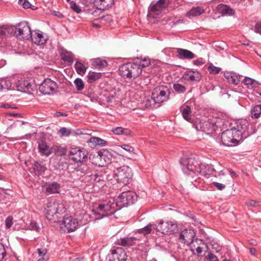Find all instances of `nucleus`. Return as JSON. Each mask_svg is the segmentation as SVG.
Returning a JSON list of instances; mask_svg holds the SVG:
<instances>
[{
  "label": "nucleus",
  "instance_id": "32",
  "mask_svg": "<svg viewBox=\"0 0 261 261\" xmlns=\"http://www.w3.org/2000/svg\"><path fill=\"white\" fill-rule=\"evenodd\" d=\"M61 58L63 60L68 63H72L73 62L72 54L65 49H62L60 53Z\"/></svg>",
  "mask_w": 261,
  "mask_h": 261
},
{
  "label": "nucleus",
  "instance_id": "40",
  "mask_svg": "<svg viewBox=\"0 0 261 261\" xmlns=\"http://www.w3.org/2000/svg\"><path fill=\"white\" fill-rule=\"evenodd\" d=\"M65 149L64 148L59 146H53L51 149V153H54L57 156H61L65 154Z\"/></svg>",
  "mask_w": 261,
  "mask_h": 261
},
{
  "label": "nucleus",
  "instance_id": "9",
  "mask_svg": "<svg viewBox=\"0 0 261 261\" xmlns=\"http://www.w3.org/2000/svg\"><path fill=\"white\" fill-rule=\"evenodd\" d=\"M156 230L163 234L170 235L178 230L177 224L174 221H164L161 220L156 227Z\"/></svg>",
  "mask_w": 261,
  "mask_h": 261
},
{
  "label": "nucleus",
  "instance_id": "35",
  "mask_svg": "<svg viewBox=\"0 0 261 261\" xmlns=\"http://www.w3.org/2000/svg\"><path fill=\"white\" fill-rule=\"evenodd\" d=\"M101 76V73L89 72L87 75V82L88 83H93L99 79Z\"/></svg>",
  "mask_w": 261,
  "mask_h": 261
},
{
  "label": "nucleus",
  "instance_id": "19",
  "mask_svg": "<svg viewBox=\"0 0 261 261\" xmlns=\"http://www.w3.org/2000/svg\"><path fill=\"white\" fill-rule=\"evenodd\" d=\"M114 3V0H94L96 7L101 10H105L110 8Z\"/></svg>",
  "mask_w": 261,
  "mask_h": 261
},
{
  "label": "nucleus",
  "instance_id": "12",
  "mask_svg": "<svg viewBox=\"0 0 261 261\" xmlns=\"http://www.w3.org/2000/svg\"><path fill=\"white\" fill-rule=\"evenodd\" d=\"M137 195L132 191L122 192L118 197L117 202L120 203L123 207L127 206L133 204L137 200Z\"/></svg>",
  "mask_w": 261,
  "mask_h": 261
},
{
  "label": "nucleus",
  "instance_id": "17",
  "mask_svg": "<svg viewBox=\"0 0 261 261\" xmlns=\"http://www.w3.org/2000/svg\"><path fill=\"white\" fill-rule=\"evenodd\" d=\"M63 223L65 228V230L68 232L75 230L78 226V222L76 219L71 216L64 218Z\"/></svg>",
  "mask_w": 261,
  "mask_h": 261
},
{
  "label": "nucleus",
  "instance_id": "24",
  "mask_svg": "<svg viewBox=\"0 0 261 261\" xmlns=\"http://www.w3.org/2000/svg\"><path fill=\"white\" fill-rule=\"evenodd\" d=\"M217 10L222 15H232L234 11L227 5L222 4H219L217 7Z\"/></svg>",
  "mask_w": 261,
  "mask_h": 261
},
{
  "label": "nucleus",
  "instance_id": "21",
  "mask_svg": "<svg viewBox=\"0 0 261 261\" xmlns=\"http://www.w3.org/2000/svg\"><path fill=\"white\" fill-rule=\"evenodd\" d=\"M216 126L213 123L204 121L200 124V128L201 131L207 134H211L215 130Z\"/></svg>",
  "mask_w": 261,
  "mask_h": 261
},
{
  "label": "nucleus",
  "instance_id": "43",
  "mask_svg": "<svg viewBox=\"0 0 261 261\" xmlns=\"http://www.w3.org/2000/svg\"><path fill=\"white\" fill-rule=\"evenodd\" d=\"M173 88L178 93H184L186 91V88L184 85L177 83L173 84Z\"/></svg>",
  "mask_w": 261,
  "mask_h": 261
},
{
  "label": "nucleus",
  "instance_id": "44",
  "mask_svg": "<svg viewBox=\"0 0 261 261\" xmlns=\"http://www.w3.org/2000/svg\"><path fill=\"white\" fill-rule=\"evenodd\" d=\"M151 224H148L144 227L139 229L138 232L144 236L149 234L151 231Z\"/></svg>",
  "mask_w": 261,
  "mask_h": 261
},
{
  "label": "nucleus",
  "instance_id": "53",
  "mask_svg": "<svg viewBox=\"0 0 261 261\" xmlns=\"http://www.w3.org/2000/svg\"><path fill=\"white\" fill-rule=\"evenodd\" d=\"M6 255V250L4 245L0 243V261H2Z\"/></svg>",
  "mask_w": 261,
  "mask_h": 261
},
{
  "label": "nucleus",
  "instance_id": "16",
  "mask_svg": "<svg viewBox=\"0 0 261 261\" xmlns=\"http://www.w3.org/2000/svg\"><path fill=\"white\" fill-rule=\"evenodd\" d=\"M98 215L100 216V218L108 216L114 213L115 210H112V206L107 203H100L95 210Z\"/></svg>",
  "mask_w": 261,
  "mask_h": 261
},
{
  "label": "nucleus",
  "instance_id": "26",
  "mask_svg": "<svg viewBox=\"0 0 261 261\" xmlns=\"http://www.w3.org/2000/svg\"><path fill=\"white\" fill-rule=\"evenodd\" d=\"M137 239L135 237H126L118 240V244L122 246H131L134 245V242Z\"/></svg>",
  "mask_w": 261,
  "mask_h": 261
},
{
  "label": "nucleus",
  "instance_id": "27",
  "mask_svg": "<svg viewBox=\"0 0 261 261\" xmlns=\"http://www.w3.org/2000/svg\"><path fill=\"white\" fill-rule=\"evenodd\" d=\"M204 12V9L199 6L193 7L190 11H189L187 14L186 16L187 17H196L201 15Z\"/></svg>",
  "mask_w": 261,
  "mask_h": 261
},
{
  "label": "nucleus",
  "instance_id": "64",
  "mask_svg": "<svg viewBox=\"0 0 261 261\" xmlns=\"http://www.w3.org/2000/svg\"><path fill=\"white\" fill-rule=\"evenodd\" d=\"M115 95L114 94H111L109 96L107 97V101L110 102L111 101L112 99L115 97Z\"/></svg>",
  "mask_w": 261,
  "mask_h": 261
},
{
  "label": "nucleus",
  "instance_id": "30",
  "mask_svg": "<svg viewBox=\"0 0 261 261\" xmlns=\"http://www.w3.org/2000/svg\"><path fill=\"white\" fill-rule=\"evenodd\" d=\"M13 33V25H3L0 27V36L4 37L6 35H10L12 36Z\"/></svg>",
  "mask_w": 261,
  "mask_h": 261
},
{
  "label": "nucleus",
  "instance_id": "33",
  "mask_svg": "<svg viewBox=\"0 0 261 261\" xmlns=\"http://www.w3.org/2000/svg\"><path fill=\"white\" fill-rule=\"evenodd\" d=\"M243 83L248 88L251 89L257 87L259 85L258 82L248 77H245L243 81Z\"/></svg>",
  "mask_w": 261,
  "mask_h": 261
},
{
  "label": "nucleus",
  "instance_id": "13",
  "mask_svg": "<svg viewBox=\"0 0 261 261\" xmlns=\"http://www.w3.org/2000/svg\"><path fill=\"white\" fill-rule=\"evenodd\" d=\"M195 233L193 229H185L182 230L179 235V240L183 244L190 245L193 242Z\"/></svg>",
  "mask_w": 261,
  "mask_h": 261
},
{
  "label": "nucleus",
  "instance_id": "20",
  "mask_svg": "<svg viewBox=\"0 0 261 261\" xmlns=\"http://www.w3.org/2000/svg\"><path fill=\"white\" fill-rule=\"evenodd\" d=\"M177 57L180 59L191 60L195 57V55L191 51L182 48H178L177 50Z\"/></svg>",
  "mask_w": 261,
  "mask_h": 261
},
{
  "label": "nucleus",
  "instance_id": "50",
  "mask_svg": "<svg viewBox=\"0 0 261 261\" xmlns=\"http://www.w3.org/2000/svg\"><path fill=\"white\" fill-rule=\"evenodd\" d=\"M59 133L60 134L62 137L63 136H69L71 133L70 129H69L65 127H63L60 129L58 131Z\"/></svg>",
  "mask_w": 261,
  "mask_h": 261
},
{
  "label": "nucleus",
  "instance_id": "15",
  "mask_svg": "<svg viewBox=\"0 0 261 261\" xmlns=\"http://www.w3.org/2000/svg\"><path fill=\"white\" fill-rule=\"evenodd\" d=\"M30 38L33 43L38 45H43L47 40L46 36L44 35L43 33L40 31L32 32Z\"/></svg>",
  "mask_w": 261,
  "mask_h": 261
},
{
  "label": "nucleus",
  "instance_id": "59",
  "mask_svg": "<svg viewBox=\"0 0 261 261\" xmlns=\"http://www.w3.org/2000/svg\"><path fill=\"white\" fill-rule=\"evenodd\" d=\"M255 32L261 34V22L256 23L255 25Z\"/></svg>",
  "mask_w": 261,
  "mask_h": 261
},
{
  "label": "nucleus",
  "instance_id": "51",
  "mask_svg": "<svg viewBox=\"0 0 261 261\" xmlns=\"http://www.w3.org/2000/svg\"><path fill=\"white\" fill-rule=\"evenodd\" d=\"M120 147L125 151L129 153H135L134 148L128 144H122Z\"/></svg>",
  "mask_w": 261,
  "mask_h": 261
},
{
  "label": "nucleus",
  "instance_id": "7",
  "mask_svg": "<svg viewBox=\"0 0 261 261\" xmlns=\"http://www.w3.org/2000/svg\"><path fill=\"white\" fill-rule=\"evenodd\" d=\"M170 94L171 90L167 87L159 86L153 89L151 99L154 103H161L169 99Z\"/></svg>",
  "mask_w": 261,
  "mask_h": 261
},
{
  "label": "nucleus",
  "instance_id": "61",
  "mask_svg": "<svg viewBox=\"0 0 261 261\" xmlns=\"http://www.w3.org/2000/svg\"><path fill=\"white\" fill-rule=\"evenodd\" d=\"M193 63L197 66L201 65L203 64V62H202V58H199L196 60H194Z\"/></svg>",
  "mask_w": 261,
  "mask_h": 261
},
{
  "label": "nucleus",
  "instance_id": "48",
  "mask_svg": "<svg viewBox=\"0 0 261 261\" xmlns=\"http://www.w3.org/2000/svg\"><path fill=\"white\" fill-rule=\"evenodd\" d=\"M150 64V59L148 58H144L143 59H141L140 64L138 65L141 68L146 67L149 66Z\"/></svg>",
  "mask_w": 261,
  "mask_h": 261
},
{
  "label": "nucleus",
  "instance_id": "60",
  "mask_svg": "<svg viewBox=\"0 0 261 261\" xmlns=\"http://www.w3.org/2000/svg\"><path fill=\"white\" fill-rule=\"evenodd\" d=\"M37 252L39 254V256H41L42 257L45 255L46 251L45 249H43L42 250L41 249H37Z\"/></svg>",
  "mask_w": 261,
  "mask_h": 261
},
{
  "label": "nucleus",
  "instance_id": "14",
  "mask_svg": "<svg viewBox=\"0 0 261 261\" xmlns=\"http://www.w3.org/2000/svg\"><path fill=\"white\" fill-rule=\"evenodd\" d=\"M126 254L121 249L117 248L111 251V253L108 254L107 260L108 261H125Z\"/></svg>",
  "mask_w": 261,
  "mask_h": 261
},
{
  "label": "nucleus",
  "instance_id": "42",
  "mask_svg": "<svg viewBox=\"0 0 261 261\" xmlns=\"http://www.w3.org/2000/svg\"><path fill=\"white\" fill-rule=\"evenodd\" d=\"M75 69L76 72L81 75H83L86 70L85 66L80 62H76L75 64Z\"/></svg>",
  "mask_w": 261,
  "mask_h": 261
},
{
  "label": "nucleus",
  "instance_id": "8",
  "mask_svg": "<svg viewBox=\"0 0 261 261\" xmlns=\"http://www.w3.org/2000/svg\"><path fill=\"white\" fill-rule=\"evenodd\" d=\"M88 154V151L85 148L77 147L71 148L68 156L75 163H83L87 160Z\"/></svg>",
  "mask_w": 261,
  "mask_h": 261
},
{
  "label": "nucleus",
  "instance_id": "29",
  "mask_svg": "<svg viewBox=\"0 0 261 261\" xmlns=\"http://www.w3.org/2000/svg\"><path fill=\"white\" fill-rule=\"evenodd\" d=\"M192 111L190 106H186L181 110V114L183 118L189 122H192Z\"/></svg>",
  "mask_w": 261,
  "mask_h": 261
},
{
  "label": "nucleus",
  "instance_id": "11",
  "mask_svg": "<svg viewBox=\"0 0 261 261\" xmlns=\"http://www.w3.org/2000/svg\"><path fill=\"white\" fill-rule=\"evenodd\" d=\"M39 91L44 95L55 93L58 89L57 83L50 79H45L39 86Z\"/></svg>",
  "mask_w": 261,
  "mask_h": 261
},
{
  "label": "nucleus",
  "instance_id": "2",
  "mask_svg": "<svg viewBox=\"0 0 261 261\" xmlns=\"http://www.w3.org/2000/svg\"><path fill=\"white\" fill-rule=\"evenodd\" d=\"M66 211L64 205L59 201H51L47 203L45 208V216L52 222L59 221L60 215Z\"/></svg>",
  "mask_w": 261,
  "mask_h": 261
},
{
  "label": "nucleus",
  "instance_id": "31",
  "mask_svg": "<svg viewBox=\"0 0 261 261\" xmlns=\"http://www.w3.org/2000/svg\"><path fill=\"white\" fill-rule=\"evenodd\" d=\"M93 67L97 69H101L106 67L108 65L107 62L105 60L99 58L95 59L92 63Z\"/></svg>",
  "mask_w": 261,
  "mask_h": 261
},
{
  "label": "nucleus",
  "instance_id": "10",
  "mask_svg": "<svg viewBox=\"0 0 261 261\" xmlns=\"http://www.w3.org/2000/svg\"><path fill=\"white\" fill-rule=\"evenodd\" d=\"M235 136L236 134L231 128L224 131L221 135V141L223 144L227 146H234L238 145L242 141L240 138Z\"/></svg>",
  "mask_w": 261,
  "mask_h": 261
},
{
  "label": "nucleus",
  "instance_id": "45",
  "mask_svg": "<svg viewBox=\"0 0 261 261\" xmlns=\"http://www.w3.org/2000/svg\"><path fill=\"white\" fill-rule=\"evenodd\" d=\"M207 70L210 73L216 74L218 73L221 70V68L220 67H216L212 64H211L208 66Z\"/></svg>",
  "mask_w": 261,
  "mask_h": 261
},
{
  "label": "nucleus",
  "instance_id": "34",
  "mask_svg": "<svg viewBox=\"0 0 261 261\" xmlns=\"http://www.w3.org/2000/svg\"><path fill=\"white\" fill-rule=\"evenodd\" d=\"M225 77L228 80L229 83L234 85H238L240 81V76L234 73L225 75Z\"/></svg>",
  "mask_w": 261,
  "mask_h": 261
},
{
  "label": "nucleus",
  "instance_id": "54",
  "mask_svg": "<svg viewBox=\"0 0 261 261\" xmlns=\"http://www.w3.org/2000/svg\"><path fill=\"white\" fill-rule=\"evenodd\" d=\"M13 217L11 216H8L5 220V225L7 228L11 227L13 224Z\"/></svg>",
  "mask_w": 261,
  "mask_h": 261
},
{
  "label": "nucleus",
  "instance_id": "49",
  "mask_svg": "<svg viewBox=\"0 0 261 261\" xmlns=\"http://www.w3.org/2000/svg\"><path fill=\"white\" fill-rule=\"evenodd\" d=\"M259 202L252 199L249 200L246 202L248 207H256L259 206Z\"/></svg>",
  "mask_w": 261,
  "mask_h": 261
},
{
  "label": "nucleus",
  "instance_id": "25",
  "mask_svg": "<svg viewBox=\"0 0 261 261\" xmlns=\"http://www.w3.org/2000/svg\"><path fill=\"white\" fill-rule=\"evenodd\" d=\"M184 77L187 80L199 81L201 79V75L199 72L190 71L185 73Z\"/></svg>",
  "mask_w": 261,
  "mask_h": 261
},
{
  "label": "nucleus",
  "instance_id": "57",
  "mask_svg": "<svg viewBox=\"0 0 261 261\" xmlns=\"http://www.w3.org/2000/svg\"><path fill=\"white\" fill-rule=\"evenodd\" d=\"M213 184L216 187V188L219 190H223L225 188V186L222 184L218 182H214Z\"/></svg>",
  "mask_w": 261,
  "mask_h": 261
},
{
  "label": "nucleus",
  "instance_id": "1",
  "mask_svg": "<svg viewBox=\"0 0 261 261\" xmlns=\"http://www.w3.org/2000/svg\"><path fill=\"white\" fill-rule=\"evenodd\" d=\"M183 172L188 175H200L206 176L216 171L212 165L199 163L194 158L183 157L179 161Z\"/></svg>",
  "mask_w": 261,
  "mask_h": 261
},
{
  "label": "nucleus",
  "instance_id": "23",
  "mask_svg": "<svg viewBox=\"0 0 261 261\" xmlns=\"http://www.w3.org/2000/svg\"><path fill=\"white\" fill-rule=\"evenodd\" d=\"M38 147L39 151L43 155L48 156L51 153L52 147H49L46 142L44 141H41L39 143Z\"/></svg>",
  "mask_w": 261,
  "mask_h": 261
},
{
  "label": "nucleus",
  "instance_id": "55",
  "mask_svg": "<svg viewBox=\"0 0 261 261\" xmlns=\"http://www.w3.org/2000/svg\"><path fill=\"white\" fill-rule=\"evenodd\" d=\"M29 228L30 230L38 231L39 227L37 226V223L34 221H32L29 226Z\"/></svg>",
  "mask_w": 261,
  "mask_h": 261
},
{
  "label": "nucleus",
  "instance_id": "39",
  "mask_svg": "<svg viewBox=\"0 0 261 261\" xmlns=\"http://www.w3.org/2000/svg\"><path fill=\"white\" fill-rule=\"evenodd\" d=\"M33 169L34 171L37 172L39 175L43 173L46 169V168L44 165L38 162H36L33 165Z\"/></svg>",
  "mask_w": 261,
  "mask_h": 261
},
{
  "label": "nucleus",
  "instance_id": "38",
  "mask_svg": "<svg viewBox=\"0 0 261 261\" xmlns=\"http://www.w3.org/2000/svg\"><path fill=\"white\" fill-rule=\"evenodd\" d=\"M112 132L115 135H128L130 134V131L128 129L123 128L121 127H117L112 129Z\"/></svg>",
  "mask_w": 261,
  "mask_h": 261
},
{
  "label": "nucleus",
  "instance_id": "46",
  "mask_svg": "<svg viewBox=\"0 0 261 261\" xmlns=\"http://www.w3.org/2000/svg\"><path fill=\"white\" fill-rule=\"evenodd\" d=\"M74 84L75 85L76 88L80 91L84 89V83L82 79L80 78H77L74 80Z\"/></svg>",
  "mask_w": 261,
  "mask_h": 261
},
{
  "label": "nucleus",
  "instance_id": "18",
  "mask_svg": "<svg viewBox=\"0 0 261 261\" xmlns=\"http://www.w3.org/2000/svg\"><path fill=\"white\" fill-rule=\"evenodd\" d=\"M16 86L18 91L24 92H29L32 90V85L28 80L21 79L16 83Z\"/></svg>",
  "mask_w": 261,
  "mask_h": 261
},
{
  "label": "nucleus",
  "instance_id": "63",
  "mask_svg": "<svg viewBox=\"0 0 261 261\" xmlns=\"http://www.w3.org/2000/svg\"><path fill=\"white\" fill-rule=\"evenodd\" d=\"M22 7L25 9H28L31 7V4L27 0H25V2L22 4Z\"/></svg>",
  "mask_w": 261,
  "mask_h": 261
},
{
  "label": "nucleus",
  "instance_id": "22",
  "mask_svg": "<svg viewBox=\"0 0 261 261\" xmlns=\"http://www.w3.org/2000/svg\"><path fill=\"white\" fill-rule=\"evenodd\" d=\"M163 10L157 3L155 4L151 3L149 7L148 13L150 16L155 18L161 13Z\"/></svg>",
  "mask_w": 261,
  "mask_h": 261
},
{
  "label": "nucleus",
  "instance_id": "6",
  "mask_svg": "<svg viewBox=\"0 0 261 261\" xmlns=\"http://www.w3.org/2000/svg\"><path fill=\"white\" fill-rule=\"evenodd\" d=\"M12 36L19 40H29L31 37V30L28 22H21L15 26L13 25Z\"/></svg>",
  "mask_w": 261,
  "mask_h": 261
},
{
  "label": "nucleus",
  "instance_id": "28",
  "mask_svg": "<svg viewBox=\"0 0 261 261\" xmlns=\"http://www.w3.org/2000/svg\"><path fill=\"white\" fill-rule=\"evenodd\" d=\"M60 186L57 182L49 184L46 189V191L49 194L59 193Z\"/></svg>",
  "mask_w": 261,
  "mask_h": 261
},
{
  "label": "nucleus",
  "instance_id": "47",
  "mask_svg": "<svg viewBox=\"0 0 261 261\" xmlns=\"http://www.w3.org/2000/svg\"><path fill=\"white\" fill-rule=\"evenodd\" d=\"M70 8L75 12L79 14L81 12L82 10L79 5H78L75 2L71 1L70 3Z\"/></svg>",
  "mask_w": 261,
  "mask_h": 261
},
{
  "label": "nucleus",
  "instance_id": "5",
  "mask_svg": "<svg viewBox=\"0 0 261 261\" xmlns=\"http://www.w3.org/2000/svg\"><path fill=\"white\" fill-rule=\"evenodd\" d=\"M142 69L138 64L127 63L121 65L119 69L120 75L124 78L135 79L142 73Z\"/></svg>",
  "mask_w": 261,
  "mask_h": 261
},
{
  "label": "nucleus",
  "instance_id": "62",
  "mask_svg": "<svg viewBox=\"0 0 261 261\" xmlns=\"http://www.w3.org/2000/svg\"><path fill=\"white\" fill-rule=\"evenodd\" d=\"M67 116V114L66 113H62V112H56L55 114V116L57 117H58L60 116Z\"/></svg>",
  "mask_w": 261,
  "mask_h": 261
},
{
  "label": "nucleus",
  "instance_id": "4",
  "mask_svg": "<svg viewBox=\"0 0 261 261\" xmlns=\"http://www.w3.org/2000/svg\"><path fill=\"white\" fill-rule=\"evenodd\" d=\"M114 177L118 182L126 185L131 182L133 173L130 168L127 166L118 167L116 163H114Z\"/></svg>",
  "mask_w": 261,
  "mask_h": 261
},
{
  "label": "nucleus",
  "instance_id": "36",
  "mask_svg": "<svg viewBox=\"0 0 261 261\" xmlns=\"http://www.w3.org/2000/svg\"><path fill=\"white\" fill-rule=\"evenodd\" d=\"M89 143L95 146H104L106 145L107 141L99 138L92 137L89 139Z\"/></svg>",
  "mask_w": 261,
  "mask_h": 261
},
{
  "label": "nucleus",
  "instance_id": "58",
  "mask_svg": "<svg viewBox=\"0 0 261 261\" xmlns=\"http://www.w3.org/2000/svg\"><path fill=\"white\" fill-rule=\"evenodd\" d=\"M94 176L95 177L94 180L97 181H100L104 179L103 176L101 173H96Z\"/></svg>",
  "mask_w": 261,
  "mask_h": 261
},
{
  "label": "nucleus",
  "instance_id": "56",
  "mask_svg": "<svg viewBox=\"0 0 261 261\" xmlns=\"http://www.w3.org/2000/svg\"><path fill=\"white\" fill-rule=\"evenodd\" d=\"M206 258L210 261H219L218 257L212 253H209Z\"/></svg>",
  "mask_w": 261,
  "mask_h": 261
},
{
  "label": "nucleus",
  "instance_id": "52",
  "mask_svg": "<svg viewBox=\"0 0 261 261\" xmlns=\"http://www.w3.org/2000/svg\"><path fill=\"white\" fill-rule=\"evenodd\" d=\"M158 5L160 6L163 9L167 8L169 4V0H159L157 2Z\"/></svg>",
  "mask_w": 261,
  "mask_h": 261
},
{
  "label": "nucleus",
  "instance_id": "3",
  "mask_svg": "<svg viewBox=\"0 0 261 261\" xmlns=\"http://www.w3.org/2000/svg\"><path fill=\"white\" fill-rule=\"evenodd\" d=\"M238 138L242 141L248 136L255 133L256 129L253 125H250L248 121L241 119L237 121L235 126L231 128Z\"/></svg>",
  "mask_w": 261,
  "mask_h": 261
},
{
  "label": "nucleus",
  "instance_id": "37",
  "mask_svg": "<svg viewBox=\"0 0 261 261\" xmlns=\"http://www.w3.org/2000/svg\"><path fill=\"white\" fill-rule=\"evenodd\" d=\"M155 103L153 102L152 99H150L149 98L147 97H144L143 99L142 100V102L141 103V105L140 106V107L142 109H150L153 107Z\"/></svg>",
  "mask_w": 261,
  "mask_h": 261
},
{
  "label": "nucleus",
  "instance_id": "41",
  "mask_svg": "<svg viewBox=\"0 0 261 261\" xmlns=\"http://www.w3.org/2000/svg\"><path fill=\"white\" fill-rule=\"evenodd\" d=\"M251 116L255 118L259 117L261 114V105H256L254 107L251 111Z\"/></svg>",
  "mask_w": 261,
  "mask_h": 261
}]
</instances>
